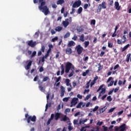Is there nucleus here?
<instances>
[{"instance_id": "obj_1", "label": "nucleus", "mask_w": 131, "mask_h": 131, "mask_svg": "<svg viewBox=\"0 0 131 131\" xmlns=\"http://www.w3.org/2000/svg\"><path fill=\"white\" fill-rule=\"evenodd\" d=\"M34 4H37V2L40 3V6H39V9L40 11H41L42 13H44L45 15H47L50 13L49 11V8L48 7L44 6L46 5V0H33Z\"/></svg>"}, {"instance_id": "obj_2", "label": "nucleus", "mask_w": 131, "mask_h": 131, "mask_svg": "<svg viewBox=\"0 0 131 131\" xmlns=\"http://www.w3.org/2000/svg\"><path fill=\"white\" fill-rule=\"evenodd\" d=\"M75 69V67L74 65H73L70 62H67L65 64V72L66 73H69V71L70 70L71 72L69 75V77H72V76L74 74V70Z\"/></svg>"}, {"instance_id": "obj_3", "label": "nucleus", "mask_w": 131, "mask_h": 131, "mask_svg": "<svg viewBox=\"0 0 131 131\" xmlns=\"http://www.w3.org/2000/svg\"><path fill=\"white\" fill-rule=\"evenodd\" d=\"M115 131H125L127 129V125L125 124H122L120 126H116L114 127Z\"/></svg>"}, {"instance_id": "obj_4", "label": "nucleus", "mask_w": 131, "mask_h": 131, "mask_svg": "<svg viewBox=\"0 0 131 131\" xmlns=\"http://www.w3.org/2000/svg\"><path fill=\"white\" fill-rule=\"evenodd\" d=\"M101 92L99 93L98 95V98H100L101 96L104 95L106 93V88L105 87V84H102L100 86L99 89L97 90V92Z\"/></svg>"}, {"instance_id": "obj_5", "label": "nucleus", "mask_w": 131, "mask_h": 131, "mask_svg": "<svg viewBox=\"0 0 131 131\" xmlns=\"http://www.w3.org/2000/svg\"><path fill=\"white\" fill-rule=\"evenodd\" d=\"M126 40H127V39L126 38L125 35H124L121 37V39H117V43L118 45H122V43H125V42H126Z\"/></svg>"}, {"instance_id": "obj_6", "label": "nucleus", "mask_w": 131, "mask_h": 131, "mask_svg": "<svg viewBox=\"0 0 131 131\" xmlns=\"http://www.w3.org/2000/svg\"><path fill=\"white\" fill-rule=\"evenodd\" d=\"M71 22H72V17H70L69 19L67 18L64 21H63L62 24L63 25L64 28H66L69 25V23H71Z\"/></svg>"}, {"instance_id": "obj_7", "label": "nucleus", "mask_w": 131, "mask_h": 131, "mask_svg": "<svg viewBox=\"0 0 131 131\" xmlns=\"http://www.w3.org/2000/svg\"><path fill=\"white\" fill-rule=\"evenodd\" d=\"M106 3L102 2L101 4H99L98 9H97V12H101V10L102 9H106Z\"/></svg>"}, {"instance_id": "obj_8", "label": "nucleus", "mask_w": 131, "mask_h": 131, "mask_svg": "<svg viewBox=\"0 0 131 131\" xmlns=\"http://www.w3.org/2000/svg\"><path fill=\"white\" fill-rule=\"evenodd\" d=\"M81 5V1L78 0L77 1H76L74 2V3L73 4L72 8L74 9L75 8H78V7H80Z\"/></svg>"}, {"instance_id": "obj_9", "label": "nucleus", "mask_w": 131, "mask_h": 131, "mask_svg": "<svg viewBox=\"0 0 131 131\" xmlns=\"http://www.w3.org/2000/svg\"><path fill=\"white\" fill-rule=\"evenodd\" d=\"M78 102V98H73L71 102V107H73V106H75L76 104H77Z\"/></svg>"}, {"instance_id": "obj_10", "label": "nucleus", "mask_w": 131, "mask_h": 131, "mask_svg": "<svg viewBox=\"0 0 131 131\" xmlns=\"http://www.w3.org/2000/svg\"><path fill=\"white\" fill-rule=\"evenodd\" d=\"M76 49L78 55H80L82 53V51H83V48L80 45L77 46Z\"/></svg>"}, {"instance_id": "obj_11", "label": "nucleus", "mask_w": 131, "mask_h": 131, "mask_svg": "<svg viewBox=\"0 0 131 131\" xmlns=\"http://www.w3.org/2000/svg\"><path fill=\"white\" fill-rule=\"evenodd\" d=\"M36 120V117L35 116H33V117L29 116L28 118L27 121H28V123H30V121H33V122H35Z\"/></svg>"}, {"instance_id": "obj_12", "label": "nucleus", "mask_w": 131, "mask_h": 131, "mask_svg": "<svg viewBox=\"0 0 131 131\" xmlns=\"http://www.w3.org/2000/svg\"><path fill=\"white\" fill-rule=\"evenodd\" d=\"M66 89L63 86H60V97H64V95H65V91Z\"/></svg>"}, {"instance_id": "obj_13", "label": "nucleus", "mask_w": 131, "mask_h": 131, "mask_svg": "<svg viewBox=\"0 0 131 131\" xmlns=\"http://www.w3.org/2000/svg\"><path fill=\"white\" fill-rule=\"evenodd\" d=\"M26 63L27 65L25 67V69H26V70H29L30 68V66H31V64H32V61L31 60H28Z\"/></svg>"}, {"instance_id": "obj_14", "label": "nucleus", "mask_w": 131, "mask_h": 131, "mask_svg": "<svg viewBox=\"0 0 131 131\" xmlns=\"http://www.w3.org/2000/svg\"><path fill=\"white\" fill-rule=\"evenodd\" d=\"M28 45L30 47H31V48H34V47H35V46H36V41L33 42V40L29 41Z\"/></svg>"}, {"instance_id": "obj_15", "label": "nucleus", "mask_w": 131, "mask_h": 131, "mask_svg": "<svg viewBox=\"0 0 131 131\" xmlns=\"http://www.w3.org/2000/svg\"><path fill=\"white\" fill-rule=\"evenodd\" d=\"M88 119H81L79 120V122L78 124V126H79V125H80V124H84V123H85V122H86V121H88Z\"/></svg>"}, {"instance_id": "obj_16", "label": "nucleus", "mask_w": 131, "mask_h": 131, "mask_svg": "<svg viewBox=\"0 0 131 131\" xmlns=\"http://www.w3.org/2000/svg\"><path fill=\"white\" fill-rule=\"evenodd\" d=\"M115 8L116 10H117V11H119V10H120V7L119 6V3H118V2H115Z\"/></svg>"}, {"instance_id": "obj_17", "label": "nucleus", "mask_w": 131, "mask_h": 131, "mask_svg": "<svg viewBox=\"0 0 131 131\" xmlns=\"http://www.w3.org/2000/svg\"><path fill=\"white\" fill-rule=\"evenodd\" d=\"M54 117H55V115H54V114H51L50 119H49L47 122V125H49V124L51 123V121H52V120L54 119Z\"/></svg>"}, {"instance_id": "obj_18", "label": "nucleus", "mask_w": 131, "mask_h": 131, "mask_svg": "<svg viewBox=\"0 0 131 131\" xmlns=\"http://www.w3.org/2000/svg\"><path fill=\"white\" fill-rule=\"evenodd\" d=\"M60 116L61 117L62 116V114L60 113H57L55 114V120H58V119H59V118H60Z\"/></svg>"}, {"instance_id": "obj_19", "label": "nucleus", "mask_w": 131, "mask_h": 131, "mask_svg": "<svg viewBox=\"0 0 131 131\" xmlns=\"http://www.w3.org/2000/svg\"><path fill=\"white\" fill-rule=\"evenodd\" d=\"M61 117H62V118L60 119V121H67V120H68V118L66 116H64L62 114Z\"/></svg>"}, {"instance_id": "obj_20", "label": "nucleus", "mask_w": 131, "mask_h": 131, "mask_svg": "<svg viewBox=\"0 0 131 131\" xmlns=\"http://www.w3.org/2000/svg\"><path fill=\"white\" fill-rule=\"evenodd\" d=\"M85 104L83 102H80L76 106V108H83L84 107Z\"/></svg>"}, {"instance_id": "obj_21", "label": "nucleus", "mask_w": 131, "mask_h": 131, "mask_svg": "<svg viewBox=\"0 0 131 131\" xmlns=\"http://www.w3.org/2000/svg\"><path fill=\"white\" fill-rule=\"evenodd\" d=\"M66 52L68 55H71V54H72V49L71 48H67L66 50Z\"/></svg>"}, {"instance_id": "obj_22", "label": "nucleus", "mask_w": 131, "mask_h": 131, "mask_svg": "<svg viewBox=\"0 0 131 131\" xmlns=\"http://www.w3.org/2000/svg\"><path fill=\"white\" fill-rule=\"evenodd\" d=\"M130 56H131V54L129 53L128 54H127L126 56V61L127 62H129V60L130 59Z\"/></svg>"}, {"instance_id": "obj_23", "label": "nucleus", "mask_w": 131, "mask_h": 131, "mask_svg": "<svg viewBox=\"0 0 131 131\" xmlns=\"http://www.w3.org/2000/svg\"><path fill=\"white\" fill-rule=\"evenodd\" d=\"M75 46V42L73 41H70L68 43V47H74Z\"/></svg>"}, {"instance_id": "obj_24", "label": "nucleus", "mask_w": 131, "mask_h": 131, "mask_svg": "<svg viewBox=\"0 0 131 131\" xmlns=\"http://www.w3.org/2000/svg\"><path fill=\"white\" fill-rule=\"evenodd\" d=\"M66 83L67 86H71V84L70 83V80L69 79H66Z\"/></svg>"}, {"instance_id": "obj_25", "label": "nucleus", "mask_w": 131, "mask_h": 131, "mask_svg": "<svg viewBox=\"0 0 131 131\" xmlns=\"http://www.w3.org/2000/svg\"><path fill=\"white\" fill-rule=\"evenodd\" d=\"M129 46H130L129 44H127L125 46H124L123 48H122V52H124L125 50H127L128 48H129Z\"/></svg>"}, {"instance_id": "obj_26", "label": "nucleus", "mask_w": 131, "mask_h": 131, "mask_svg": "<svg viewBox=\"0 0 131 131\" xmlns=\"http://www.w3.org/2000/svg\"><path fill=\"white\" fill-rule=\"evenodd\" d=\"M99 109V106H96L95 108L91 109V113H93V112H96L97 110Z\"/></svg>"}, {"instance_id": "obj_27", "label": "nucleus", "mask_w": 131, "mask_h": 131, "mask_svg": "<svg viewBox=\"0 0 131 131\" xmlns=\"http://www.w3.org/2000/svg\"><path fill=\"white\" fill-rule=\"evenodd\" d=\"M65 3L64 0H58L56 2L57 5H63Z\"/></svg>"}, {"instance_id": "obj_28", "label": "nucleus", "mask_w": 131, "mask_h": 131, "mask_svg": "<svg viewBox=\"0 0 131 131\" xmlns=\"http://www.w3.org/2000/svg\"><path fill=\"white\" fill-rule=\"evenodd\" d=\"M79 40L83 42V41H84V35H81L80 36Z\"/></svg>"}, {"instance_id": "obj_29", "label": "nucleus", "mask_w": 131, "mask_h": 131, "mask_svg": "<svg viewBox=\"0 0 131 131\" xmlns=\"http://www.w3.org/2000/svg\"><path fill=\"white\" fill-rule=\"evenodd\" d=\"M84 47L85 48H88V47H89V46L90 45V41H85L84 42Z\"/></svg>"}, {"instance_id": "obj_30", "label": "nucleus", "mask_w": 131, "mask_h": 131, "mask_svg": "<svg viewBox=\"0 0 131 131\" xmlns=\"http://www.w3.org/2000/svg\"><path fill=\"white\" fill-rule=\"evenodd\" d=\"M89 73H90V70H87L85 72H83L82 76H85L86 75H88Z\"/></svg>"}, {"instance_id": "obj_31", "label": "nucleus", "mask_w": 131, "mask_h": 131, "mask_svg": "<svg viewBox=\"0 0 131 131\" xmlns=\"http://www.w3.org/2000/svg\"><path fill=\"white\" fill-rule=\"evenodd\" d=\"M106 109H107V107L106 106H104L103 108H101L100 110V113H103V112H105L106 111Z\"/></svg>"}, {"instance_id": "obj_32", "label": "nucleus", "mask_w": 131, "mask_h": 131, "mask_svg": "<svg viewBox=\"0 0 131 131\" xmlns=\"http://www.w3.org/2000/svg\"><path fill=\"white\" fill-rule=\"evenodd\" d=\"M39 89L40 90V91H41V92H42L43 93H45V92H46V89H45V88H43V87L42 86H39Z\"/></svg>"}, {"instance_id": "obj_33", "label": "nucleus", "mask_w": 131, "mask_h": 131, "mask_svg": "<svg viewBox=\"0 0 131 131\" xmlns=\"http://www.w3.org/2000/svg\"><path fill=\"white\" fill-rule=\"evenodd\" d=\"M70 36V32H68L64 36V38H68Z\"/></svg>"}, {"instance_id": "obj_34", "label": "nucleus", "mask_w": 131, "mask_h": 131, "mask_svg": "<svg viewBox=\"0 0 131 131\" xmlns=\"http://www.w3.org/2000/svg\"><path fill=\"white\" fill-rule=\"evenodd\" d=\"M61 30H62V27H61L58 26V27H57L55 28V31H56L60 32V31H61Z\"/></svg>"}, {"instance_id": "obj_35", "label": "nucleus", "mask_w": 131, "mask_h": 131, "mask_svg": "<svg viewBox=\"0 0 131 131\" xmlns=\"http://www.w3.org/2000/svg\"><path fill=\"white\" fill-rule=\"evenodd\" d=\"M81 12H82V7H79L77 10V13L81 14Z\"/></svg>"}, {"instance_id": "obj_36", "label": "nucleus", "mask_w": 131, "mask_h": 131, "mask_svg": "<svg viewBox=\"0 0 131 131\" xmlns=\"http://www.w3.org/2000/svg\"><path fill=\"white\" fill-rule=\"evenodd\" d=\"M113 46V43H112V42L111 41H108V47L109 48H112Z\"/></svg>"}, {"instance_id": "obj_37", "label": "nucleus", "mask_w": 131, "mask_h": 131, "mask_svg": "<svg viewBox=\"0 0 131 131\" xmlns=\"http://www.w3.org/2000/svg\"><path fill=\"white\" fill-rule=\"evenodd\" d=\"M45 57H42L41 59H39V62H38V65L40 64V62H45Z\"/></svg>"}, {"instance_id": "obj_38", "label": "nucleus", "mask_w": 131, "mask_h": 131, "mask_svg": "<svg viewBox=\"0 0 131 131\" xmlns=\"http://www.w3.org/2000/svg\"><path fill=\"white\" fill-rule=\"evenodd\" d=\"M47 80H50V78L49 77H45L43 78L42 81L43 82L47 81Z\"/></svg>"}, {"instance_id": "obj_39", "label": "nucleus", "mask_w": 131, "mask_h": 131, "mask_svg": "<svg viewBox=\"0 0 131 131\" xmlns=\"http://www.w3.org/2000/svg\"><path fill=\"white\" fill-rule=\"evenodd\" d=\"M73 123L75 125H78V124H79V123H78V120H74Z\"/></svg>"}, {"instance_id": "obj_40", "label": "nucleus", "mask_w": 131, "mask_h": 131, "mask_svg": "<svg viewBox=\"0 0 131 131\" xmlns=\"http://www.w3.org/2000/svg\"><path fill=\"white\" fill-rule=\"evenodd\" d=\"M116 107H112L111 109L109 110L108 111V113H112L114 110H115Z\"/></svg>"}, {"instance_id": "obj_41", "label": "nucleus", "mask_w": 131, "mask_h": 131, "mask_svg": "<svg viewBox=\"0 0 131 131\" xmlns=\"http://www.w3.org/2000/svg\"><path fill=\"white\" fill-rule=\"evenodd\" d=\"M91 25H96V20H95V19L91 20Z\"/></svg>"}, {"instance_id": "obj_42", "label": "nucleus", "mask_w": 131, "mask_h": 131, "mask_svg": "<svg viewBox=\"0 0 131 131\" xmlns=\"http://www.w3.org/2000/svg\"><path fill=\"white\" fill-rule=\"evenodd\" d=\"M106 100L108 101V102H111V101H112V97H111V96H107Z\"/></svg>"}, {"instance_id": "obj_43", "label": "nucleus", "mask_w": 131, "mask_h": 131, "mask_svg": "<svg viewBox=\"0 0 131 131\" xmlns=\"http://www.w3.org/2000/svg\"><path fill=\"white\" fill-rule=\"evenodd\" d=\"M113 83H114V81L112 80L109 84H108L107 86H112V85H113Z\"/></svg>"}, {"instance_id": "obj_44", "label": "nucleus", "mask_w": 131, "mask_h": 131, "mask_svg": "<svg viewBox=\"0 0 131 131\" xmlns=\"http://www.w3.org/2000/svg\"><path fill=\"white\" fill-rule=\"evenodd\" d=\"M69 100V97H65L62 99V101L63 102H68V100Z\"/></svg>"}, {"instance_id": "obj_45", "label": "nucleus", "mask_w": 131, "mask_h": 131, "mask_svg": "<svg viewBox=\"0 0 131 131\" xmlns=\"http://www.w3.org/2000/svg\"><path fill=\"white\" fill-rule=\"evenodd\" d=\"M56 40H58V37H55V38H53L52 39L51 41H52V42H55Z\"/></svg>"}, {"instance_id": "obj_46", "label": "nucleus", "mask_w": 131, "mask_h": 131, "mask_svg": "<svg viewBox=\"0 0 131 131\" xmlns=\"http://www.w3.org/2000/svg\"><path fill=\"white\" fill-rule=\"evenodd\" d=\"M64 67H61V75H63L64 74Z\"/></svg>"}, {"instance_id": "obj_47", "label": "nucleus", "mask_w": 131, "mask_h": 131, "mask_svg": "<svg viewBox=\"0 0 131 131\" xmlns=\"http://www.w3.org/2000/svg\"><path fill=\"white\" fill-rule=\"evenodd\" d=\"M35 55H36V51H34L31 56V58H33Z\"/></svg>"}, {"instance_id": "obj_48", "label": "nucleus", "mask_w": 131, "mask_h": 131, "mask_svg": "<svg viewBox=\"0 0 131 131\" xmlns=\"http://www.w3.org/2000/svg\"><path fill=\"white\" fill-rule=\"evenodd\" d=\"M91 95L90 94L87 95L85 98V101L89 100V99H90V98H91Z\"/></svg>"}, {"instance_id": "obj_49", "label": "nucleus", "mask_w": 131, "mask_h": 131, "mask_svg": "<svg viewBox=\"0 0 131 131\" xmlns=\"http://www.w3.org/2000/svg\"><path fill=\"white\" fill-rule=\"evenodd\" d=\"M39 33V32H37L35 33V34L34 35V37H35V38H37L38 37Z\"/></svg>"}, {"instance_id": "obj_50", "label": "nucleus", "mask_w": 131, "mask_h": 131, "mask_svg": "<svg viewBox=\"0 0 131 131\" xmlns=\"http://www.w3.org/2000/svg\"><path fill=\"white\" fill-rule=\"evenodd\" d=\"M95 83H96V81L93 80L91 82V84H90L91 88H92V86H93L94 85V84H95Z\"/></svg>"}, {"instance_id": "obj_51", "label": "nucleus", "mask_w": 131, "mask_h": 131, "mask_svg": "<svg viewBox=\"0 0 131 131\" xmlns=\"http://www.w3.org/2000/svg\"><path fill=\"white\" fill-rule=\"evenodd\" d=\"M112 80H113V78L112 77H110V78H108V79H107V81H106L107 83H108V82H109L110 81H111Z\"/></svg>"}, {"instance_id": "obj_52", "label": "nucleus", "mask_w": 131, "mask_h": 131, "mask_svg": "<svg viewBox=\"0 0 131 131\" xmlns=\"http://www.w3.org/2000/svg\"><path fill=\"white\" fill-rule=\"evenodd\" d=\"M103 124V122L98 121L97 123V125H99V126H101Z\"/></svg>"}, {"instance_id": "obj_53", "label": "nucleus", "mask_w": 131, "mask_h": 131, "mask_svg": "<svg viewBox=\"0 0 131 131\" xmlns=\"http://www.w3.org/2000/svg\"><path fill=\"white\" fill-rule=\"evenodd\" d=\"M119 90V87H117L116 89H113L114 93H117L118 91Z\"/></svg>"}, {"instance_id": "obj_54", "label": "nucleus", "mask_w": 131, "mask_h": 131, "mask_svg": "<svg viewBox=\"0 0 131 131\" xmlns=\"http://www.w3.org/2000/svg\"><path fill=\"white\" fill-rule=\"evenodd\" d=\"M77 38H78L77 36H76V35H74V37L72 38V39H73V40H76Z\"/></svg>"}, {"instance_id": "obj_55", "label": "nucleus", "mask_w": 131, "mask_h": 131, "mask_svg": "<svg viewBox=\"0 0 131 131\" xmlns=\"http://www.w3.org/2000/svg\"><path fill=\"white\" fill-rule=\"evenodd\" d=\"M46 49V47H45V46H41V52H42L43 53L45 52V50Z\"/></svg>"}, {"instance_id": "obj_56", "label": "nucleus", "mask_w": 131, "mask_h": 131, "mask_svg": "<svg viewBox=\"0 0 131 131\" xmlns=\"http://www.w3.org/2000/svg\"><path fill=\"white\" fill-rule=\"evenodd\" d=\"M91 80H90L89 82L86 83V89H89L90 88V82H91Z\"/></svg>"}, {"instance_id": "obj_57", "label": "nucleus", "mask_w": 131, "mask_h": 131, "mask_svg": "<svg viewBox=\"0 0 131 131\" xmlns=\"http://www.w3.org/2000/svg\"><path fill=\"white\" fill-rule=\"evenodd\" d=\"M73 129V127L72 126H71V125L70 124H69V127H68V129L69 130H72V129Z\"/></svg>"}, {"instance_id": "obj_58", "label": "nucleus", "mask_w": 131, "mask_h": 131, "mask_svg": "<svg viewBox=\"0 0 131 131\" xmlns=\"http://www.w3.org/2000/svg\"><path fill=\"white\" fill-rule=\"evenodd\" d=\"M69 112H70V110L69 108H67L65 111H64V113H69Z\"/></svg>"}, {"instance_id": "obj_59", "label": "nucleus", "mask_w": 131, "mask_h": 131, "mask_svg": "<svg viewBox=\"0 0 131 131\" xmlns=\"http://www.w3.org/2000/svg\"><path fill=\"white\" fill-rule=\"evenodd\" d=\"M119 67V64H116L114 68V70H116V69H117V68H118Z\"/></svg>"}, {"instance_id": "obj_60", "label": "nucleus", "mask_w": 131, "mask_h": 131, "mask_svg": "<svg viewBox=\"0 0 131 131\" xmlns=\"http://www.w3.org/2000/svg\"><path fill=\"white\" fill-rule=\"evenodd\" d=\"M77 97L78 98V99H82V95H81L80 94H78Z\"/></svg>"}, {"instance_id": "obj_61", "label": "nucleus", "mask_w": 131, "mask_h": 131, "mask_svg": "<svg viewBox=\"0 0 131 131\" xmlns=\"http://www.w3.org/2000/svg\"><path fill=\"white\" fill-rule=\"evenodd\" d=\"M88 7H89V4H84V9L85 10H86V9H88Z\"/></svg>"}, {"instance_id": "obj_62", "label": "nucleus", "mask_w": 131, "mask_h": 131, "mask_svg": "<svg viewBox=\"0 0 131 131\" xmlns=\"http://www.w3.org/2000/svg\"><path fill=\"white\" fill-rule=\"evenodd\" d=\"M51 34H55V33H56V31L54 29H52L51 30Z\"/></svg>"}, {"instance_id": "obj_63", "label": "nucleus", "mask_w": 131, "mask_h": 131, "mask_svg": "<svg viewBox=\"0 0 131 131\" xmlns=\"http://www.w3.org/2000/svg\"><path fill=\"white\" fill-rule=\"evenodd\" d=\"M104 54H105V52L102 51L100 53V57H103V56H104Z\"/></svg>"}, {"instance_id": "obj_64", "label": "nucleus", "mask_w": 131, "mask_h": 131, "mask_svg": "<svg viewBox=\"0 0 131 131\" xmlns=\"http://www.w3.org/2000/svg\"><path fill=\"white\" fill-rule=\"evenodd\" d=\"M85 127H83L81 128L80 131H86V129H85Z\"/></svg>"}]
</instances>
